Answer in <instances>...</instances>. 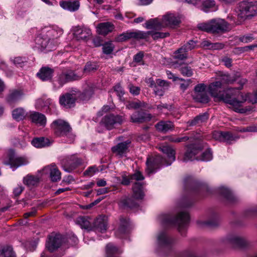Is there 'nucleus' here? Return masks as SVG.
<instances>
[{
	"instance_id": "nucleus-62",
	"label": "nucleus",
	"mask_w": 257,
	"mask_h": 257,
	"mask_svg": "<svg viewBox=\"0 0 257 257\" xmlns=\"http://www.w3.org/2000/svg\"><path fill=\"white\" fill-rule=\"evenodd\" d=\"M130 92L134 95H138L140 94L141 89L139 87L134 86L132 84H130L128 86Z\"/></svg>"
},
{
	"instance_id": "nucleus-12",
	"label": "nucleus",
	"mask_w": 257,
	"mask_h": 257,
	"mask_svg": "<svg viewBox=\"0 0 257 257\" xmlns=\"http://www.w3.org/2000/svg\"><path fill=\"white\" fill-rule=\"evenodd\" d=\"M175 243V240L165 231L160 232L157 236L158 246L164 250H170Z\"/></svg>"
},
{
	"instance_id": "nucleus-40",
	"label": "nucleus",
	"mask_w": 257,
	"mask_h": 257,
	"mask_svg": "<svg viewBox=\"0 0 257 257\" xmlns=\"http://www.w3.org/2000/svg\"><path fill=\"white\" fill-rule=\"evenodd\" d=\"M132 38H134L137 40L140 39H146L149 36V32H144L141 31H136L131 32Z\"/></svg>"
},
{
	"instance_id": "nucleus-34",
	"label": "nucleus",
	"mask_w": 257,
	"mask_h": 257,
	"mask_svg": "<svg viewBox=\"0 0 257 257\" xmlns=\"http://www.w3.org/2000/svg\"><path fill=\"white\" fill-rule=\"evenodd\" d=\"M187 52L182 46L174 52L173 58L179 60H186L188 58Z\"/></svg>"
},
{
	"instance_id": "nucleus-46",
	"label": "nucleus",
	"mask_w": 257,
	"mask_h": 257,
	"mask_svg": "<svg viewBox=\"0 0 257 257\" xmlns=\"http://www.w3.org/2000/svg\"><path fill=\"white\" fill-rule=\"evenodd\" d=\"M76 223L80 226L82 228L88 229L90 227V222L83 216H80L76 219Z\"/></svg>"
},
{
	"instance_id": "nucleus-32",
	"label": "nucleus",
	"mask_w": 257,
	"mask_h": 257,
	"mask_svg": "<svg viewBox=\"0 0 257 257\" xmlns=\"http://www.w3.org/2000/svg\"><path fill=\"white\" fill-rule=\"evenodd\" d=\"M142 184L139 182H136L133 186V198L136 199H142L144 196V193L142 189Z\"/></svg>"
},
{
	"instance_id": "nucleus-36",
	"label": "nucleus",
	"mask_w": 257,
	"mask_h": 257,
	"mask_svg": "<svg viewBox=\"0 0 257 257\" xmlns=\"http://www.w3.org/2000/svg\"><path fill=\"white\" fill-rule=\"evenodd\" d=\"M12 115L13 118L17 121L24 119L27 115V113L24 108L20 107L14 109L13 111Z\"/></svg>"
},
{
	"instance_id": "nucleus-4",
	"label": "nucleus",
	"mask_w": 257,
	"mask_h": 257,
	"mask_svg": "<svg viewBox=\"0 0 257 257\" xmlns=\"http://www.w3.org/2000/svg\"><path fill=\"white\" fill-rule=\"evenodd\" d=\"M203 146L200 142L191 144L187 146V150L183 159V161L187 162L193 160L208 161L212 159V154L210 149L204 152L200 157L196 156L202 150Z\"/></svg>"
},
{
	"instance_id": "nucleus-47",
	"label": "nucleus",
	"mask_w": 257,
	"mask_h": 257,
	"mask_svg": "<svg viewBox=\"0 0 257 257\" xmlns=\"http://www.w3.org/2000/svg\"><path fill=\"white\" fill-rule=\"evenodd\" d=\"M132 39L131 31H127L118 35L115 38V41L121 42Z\"/></svg>"
},
{
	"instance_id": "nucleus-5",
	"label": "nucleus",
	"mask_w": 257,
	"mask_h": 257,
	"mask_svg": "<svg viewBox=\"0 0 257 257\" xmlns=\"http://www.w3.org/2000/svg\"><path fill=\"white\" fill-rule=\"evenodd\" d=\"M162 224L166 226L177 225L180 232L181 229L185 227L189 221V216L187 212H180L177 216L173 217L170 214H163L160 216Z\"/></svg>"
},
{
	"instance_id": "nucleus-42",
	"label": "nucleus",
	"mask_w": 257,
	"mask_h": 257,
	"mask_svg": "<svg viewBox=\"0 0 257 257\" xmlns=\"http://www.w3.org/2000/svg\"><path fill=\"white\" fill-rule=\"evenodd\" d=\"M215 7V2L213 0H205L202 3L201 9L207 12Z\"/></svg>"
},
{
	"instance_id": "nucleus-58",
	"label": "nucleus",
	"mask_w": 257,
	"mask_h": 257,
	"mask_svg": "<svg viewBox=\"0 0 257 257\" xmlns=\"http://www.w3.org/2000/svg\"><path fill=\"white\" fill-rule=\"evenodd\" d=\"M222 193L228 200L233 201L234 200V197L232 193L228 189L223 188Z\"/></svg>"
},
{
	"instance_id": "nucleus-57",
	"label": "nucleus",
	"mask_w": 257,
	"mask_h": 257,
	"mask_svg": "<svg viewBox=\"0 0 257 257\" xmlns=\"http://www.w3.org/2000/svg\"><path fill=\"white\" fill-rule=\"evenodd\" d=\"M196 46V42L191 40L187 43L185 44L183 46L187 52L191 51L195 48Z\"/></svg>"
},
{
	"instance_id": "nucleus-59",
	"label": "nucleus",
	"mask_w": 257,
	"mask_h": 257,
	"mask_svg": "<svg viewBox=\"0 0 257 257\" xmlns=\"http://www.w3.org/2000/svg\"><path fill=\"white\" fill-rule=\"evenodd\" d=\"M206 86L204 83H200L195 86L194 94L206 92Z\"/></svg>"
},
{
	"instance_id": "nucleus-37",
	"label": "nucleus",
	"mask_w": 257,
	"mask_h": 257,
	"mask_svg": "<svg viewBox=\"0 0 257 257\" xmlns=\"http://www.w3.org/2000/svg\"><path fill=\"white\" fill-rule=\"evenodd\" d=\"M63 33V31L61 28L56 27L50 29L47 32V36L49 37V40L50 39H57L60 37Z\"/></svg>"
},
{
	"instance_id": "nucleus-30",
	"label": "nucleus",
	"mask_w": 257,
	"mask_h": 257,
	"mask_svg": "<svg viewBox=\"0 0 257 257\" xmlns=\"http://www.w3.org/2000/svg\"><path fill=\"white\" fill-rule=\"evenodd\" d=\"M208 119V114L206 112L200 114L194 119L189 120L187 122L188 126H194L196 125H200L202 123L207 121Z\"/></svg>"
},
{
	"instance_id": "nucleus-13",
	"label": "nucleus",
	"mask_w": 257,
	"mask_h": 257,
	"mask_svg": "<svg viewBox=\"0 0 257 257\" xmlns=\"http://www.w3.org/2000/svg\"><path fill=\"white\" fill-rule=\"evenodd\" d=\"M211 23L212 33H213L226 32L230 29L229 24L223 19H213L211 20Z\"/></svg>"
},
{
	"instance_id": "nucleus-21",
	"label": "nucleus",
	"mask_w": 257,
	"mask_h": 257,
	"mask_svg": "<svg viewBox=\"0 0 257 257\" xmlns=\"http://www.w3.org/2000/svg\"><path fill=\"white\" fill-rule=\"evenodd\" d=\"M131 142L126 141L119 143L116 146L112 147L111 151L114 153L119 156H122L127 152Z\"/></svg>"
},
{
	"instance_id": "nucleus-26",
	"label": "nucleus",
	"mask_w": 257,
	"mask_h": 257,
	"mask_svg": "<svg viewBox=\"0 0 257 257\" xmlns=\"http://www.w3.org/2000/svg\"><path fill=\"white\" fill-rule=\"evenodd\" d=\"M53 143V140L47 138L40 137L34 138L31 142L32 144L35 147L41 148L48 147Z\"/></svg>"
},
{
	"instance_id": "nucleus-3",
	"label": "nucleus",
	"mask_w": 257,
	"mask_h": 257,
	"mask_svg": "<svg viewBox=\"0 0 257 257\" xmlns=\"http://www.w3.org/2000/svg\"><path fill=\"white\" fill-rule=\"evenodd\" d=\"M181 23L180 18L173 14H167L163 16L160 21L158 18L152 19L145 23L148 29L160 30L166 27L174 28Z\"/></svg>"
},
{
	"instance_id": "nucleus-35",
	"label": "nucleus",
	"mask_w": 257,
	"mask_h": 257,
	"mask_svg": "<svg viewBox=\"0 0 257 257\" xmlns=\"http://www.w3.org/2000/svg\"><path fill=\"white\" fill-rule=\"evenodd\" d=\"M39 182V179L37 176L28 175L23 179V183L28 187L37 185Z\"/></svg>"
},
{
	"instance_id": "nucleus-1",
	"label": "nucleus",
	"mask_w": 257,
	"mask_h": 257,
	"mask_svg": "<svg viewBox=\"0 0 257 257\" xmlns=\"http://www.w3.org/2000/svg\"><path fill=\"white\" fill-rule=\"evenodd\" d=\"M221 82L220 81L213 82L209 86V92L212 96L218 98L219 100L234 107L241 106V104L244 102L247 98L252 103H257V91L253 94L244 96L239 93L237 97L234 98L233 95L236 90L235 88H230L221 91Z\"/></svg>"
},
{
	"instance_id": "nucleus-44",
	"label": "nucleus",
	"mask_w": 257,
	"mask_h": 257,
	"mask_svg": "<svg viewBox=\"0 0 257 257\" xmlns=\"http://www.w3.org/2000/svg\"><path fill=\"white\" fill-rule=\"evenodd\" d=\"M239 138V137L233 135L231 133L228 132H223L222 142L230 144L232 141H236Z\"/></svg>"
},
{
	"instance_id": "nucleus-29",
	"label": "nucleus",
	"mask_w": 257,
	"mask_h": 257,
	"mask_svg": "<svg viewBox=\"0 0 257 257\" xmlns=\"http://www.w3.org/2000/svg\"><path fill=\"white\" fill-rule=\"evenodd\" d=\"M155 127L158 131L165 133L173 130L174 125L173 123L170 121H160L155 125Z\"/></svg>"
},
{
	"instance_id": "nucleus-28",
	"label": "nucleus",
	"mask_w": 257,
	"mask_h": 257,
	"mask_svg": "<svg viewBox=\"0 0 257 257\" xmlns=\"http://www.w3.org/2000/svg\"><path fill=\"white\" fill-rule=\"evenodd\" d=\"M129 225L128 219L123 218H120V225L115 232V235L118 237H122L124 234L128 232Z\"/></svg>"
},
{
	"instance_id": "nucleus-53",
	"label": "nucleus",
	"mask_w": 257,
	"mask_h": 257,
	"mask_svg": "<svg viewBox=\"0 0 257 257\" xmlns=\"http://www.w3.org/2000/svg\"><path fill=\"white\" fill-rule=\"evenodd\" d=\"M197 223L200 227H204V226L213 227V226H217L218 224V222L216 220H210V221H198Z\"/></svg>"
},
{
	"instance_id": "nucleus-60",
	"label": "nucleus",
	"mask_w": 257,
	"mask_h": 257,
	"mask_svg": "<svg viewBox=\"0 0 257 257\" xmlns=\"http://www.w3.org/2000/svg\"><path fill=\"white\" fill-rule=\"evenodd\" d=\"M114 90L120 99L124 94V91L120 84H117L114 86Z\"/></svg>"
},
{
	"instance_id": "nucleus-22",
	"label": "nucleus",
	"mask_w": 257,
	"mask_h": 257,
	"mask_svg": "<svg viewBox=\"0 0 257 257\" xmlns=\"http://www.w3.org/2000/svg\"><path fill=\"white\" fill-rule=\"evenodd\" d=\"M114 29V25L110 22L101 23L97 26V32L100 35L106 36L113 31Z\"/></svg>"
},
{
	"instance_id": "nucleus-14",
	"label": "nucleus",
	"mask_w": 257,
	"mask_h": 257,
	"mask_svg": "<svg viewBox=\"0 0 257 257\" xmlns=\"http://www.w3.org/2000/svg\"><path fill=\"white\" fill-rule=\"evenodd\" d=\"M153 117L151 113L136 111L131 115L130 121L135 123H143L150 121Z\"/></svg>"
},
{
	"instance_id": "nucleus-8",
	"label": "nucleus",
	"mask_w": 257,
	"mask_h": 257,
	"mask_svg": "<svg viewBox=\"0 0 257 257\" xmlns=\"http://www.w3.org/2000/svg\"><path fill=\"white\" fill-rule=\"evenodd\" d=\"M51 127L54 134L58 137L69 135L72 130L67 122L61 119L54 120L51 123Z\"/></svg>"
},
{
	"instance_id": "nucleus-41",
	"label": "nucleus",
	"mask_w": 257,
	"mask_h": 257,
	"mask_svg": "<svg viewBox=\"0 0 257 257\" xmlns=\"http://www.w3.org/2000/svg\"><path fill=\"white\" fill-rule=\"evenodd\" d=\"M118 251V248L112 243H108L106 246V257H115L114 255Z\"/></svg>"
},
{
	"instance_id": "nucleus-7",
	"label": "nucleus",
	"mask_w": 257,
	"mask_h": 257,
	"mask_svg": "<svg viewBox=\"0 0 257 257\" xmlns=\"http://www.w3.org/2000/svg\"><path fill=\"white\" fill-rule=\"evenodd\" d=\"M28 163V161L26 158L18 156L11 150L9 151L7 157L4 160V164L10 166L13 170Z\"/></svg>"
},
{
	"instance_id": "nucleus-51",
	"label": "nucleus",
	"mask_w": 257,
	"mask_h": 257,
	"mask_svg": "<svg viewBox=\"0 0 257 257\" xmlns=\"http://www.w3.org/2000/svg\"><path fill=\"white\" fill-rule=\"evenodd\" d=\"M97 69V66L94 63L87 62L85 65L83 71L84 72L90 73L94 72Z\"/></svg>"
},
{
	"instance_id": "nucleus-54",
	"label": "nucleus",
	"mask_w": 257,
	"mask_h": 257,
	"mask_svg": "<svg viewBox=\"0 0 257 257\" xmlns=\"http://www.w3.org/2000/svg\"><path fill=\"white\" fill-rule=\"evenodd\" d=\"M236 131L241 133L244 132H256L257 125H251L245 127L238 128Z\"/></svg>"
},
{
	"instance_id": "nucleus-45",
	"label": "nucleus",
	"mask_w": 257,
	"mask_h": 257,
	"mask_svg": "<svg viewBox=\"0 0 257 257\" xmlns=\"http://www.w3.org/2000/svg\"><path fill=\"white\" fill-rule=\"evenodd\" d=\"M149 36L151 35L154 40H157L159 39H163L166 37L169 36L170 34L168 32H154L149 31Z\"/></svg>"
},
{
	"instance_id": "nucleus-49",
	"label": "nucleus",
	"mask_w": 257,
	"mask_h": 257,
	"mask_svg": "<svg viewBox=\"0 0 257 257\" xmlns=\"http://www.w3.org/2000/svg\"><path fill=\"white\" fill-rule=\"evenodd\" d=\"M197 28L201 31L212 33L211 21L207 23H203L198 24Z\"/></svg>"
},
{
	"instance_id": "nucleus-17",
	"label": "nucleus",
	"mask_w": 257,
	"mask_h": 257,
	"mask_svg": "<svg viewBox=\"0 0 257 257\" xmlns=\"http://www.w3.org/2000/svg\"><path fill=\"white\" fill-rule=\"evenodd\" d=\"M73 34L78 40L87 41L92 33L91 30L88 28L77 26L74 28Z\"/></svg>"
},
{
	"instance_id": "nucleus-64",
	"label": "nucleus",
	"mask_w": 257,
	"mask_h": 257,
	"mask_svg": "<svg viewBox=\"0 0 257 257\" xmlns=\"http://www.w3.org/2000/svg\"><path fill=\"white\" fill-rule=\"evenodd\" d=\"M223 132L221 131H214L212 134L213 139L215 140L222 142Z\"/></svg>"
},
{
	"instance_id": "nucleus-61",
	"label": "nucleus",
	"mask_w": 257,
	"mask_h": 257,
	"mask_svg": "<svg viewBox=\"0 0 257 257\" xmlns=\"http://www.w3.org/2000/svg\"><path fill=\"white\" fill-rule=\"evenodd\" d=\"M98 171V169L95 166H91L85 170L83 174L85 176H92Z\"/></svg>"
},
{
	"instance_id": "nucleus-11",
	"label": "nucleus",
	"mask_w": 257,
	"mask_h": 257,
	"mask_svg": "<svg viewBox=\"0 0 257 257\" xmlns=\"http://www.w3.org/2000/svg\"><path fill=\"white\" fill-rule=\"evenodd\" d=\"M82 77V75L76 73L72 70H66L62 71L58 75V82L60 86L72 81L78 80Z\"/></svg>"
},
{
	"instance_id": "nucleus-9",
	"label": "nucleus",
	"mask_w": 257,
	"mask_h": 257,
	"mask_svg": "<svg viewBox=\"0 0 257 257\" xmlns=\"http://www.w3.org/2000/svg\"><path fill=\"white\" fill-rule=\"evenodd\" d=\"M65 237L59 233H52L49 236L46 246L50 252H53L59 248L65 242Z\"/></svg>"
},
{
	"instance_id": "nucleus-24",
	"label": "nucleus",
	"mask_w": 257,
	"mask_h": 257,
	"mask_svg": "<svg viewBox=\"0 0 257 257\" xmlns=\"http://www.w3.org/2000/svg\"><path fill=\"white\" fill-rule=\"evenodd\" d=\"M31 121L41 126H44L46 123L45 115L38 112L33 111L30 114Z\"/></svg>"
},
{
	"instance_id": "nucleus-23",
	"label": "nucleus",
	"mask_w": 257,
	"mask_h": 257,
	"mask_svg": "<svg viewBox=\"0 0 257 257\" xmlns=\"http://www.w3.org/2000/svg\"><path fill=\"white\" fill-rule=\"evenodd\" d=\"M126 107L128 109H137L139 108H145L147 109H151L153 107L149 105L144 101L139 100L136 101H128L126 104Z\"/></svg>"
},
{
	"instance_id": "nucleus-33",
	"label": "nucleus",
	"mask_w": 257,
	"mask_h": 257,
	"mask_svg": "<svg viewBox=\"0 0 257 257\" xmlns=\"http://www.w3.org/2000/svg\"><path fill=\"white\" fill-rule=\"evenodd\" d=\"M22 95L23 93L21 91L17 90H12L7 96V101L10 103H14L20 100Z\"/></svg>"
},
{
	"instance_id": "nucleus-48",
	"label": "nucleus",
	"mask_w": 257,
	"mask_h": 257,
	"mask_svg": "<svg viewBox=\"0 0 257 257\" xmlns=\"http://www.w3.org/2000/svg\"><path fill=\"white\" fill-rule=\"evenodd\" d=\"M181 73L184 76L191 77L193 75V71L191 68L188 66H182L179 68Z\"/></svg>"
},
{
	"instance_id": "nucleus-2",
	"label": "nucleus",
	"mask_w": 257,
	"mask_h": 257,
	"mask_svg": "<svg viewBox=\"0 0 257 257\" xmlns=\"http://www.w3.org/2000/svg\"><path fill=\"white\" fill-rule=\"evenodd\" d=\"M159 149L167 157V160L163 158L160 155L149 158L146 162L147 169L149 173L153 172L160 165H170L175 160V151L169 146H161Z\"/></svg>"
},
{
	"instance_id": "nucleus-38",
	"label": "nucleus",
	"mask_w": 257,
	"mask_h": 257,
	"mask_svg": "<svg viewBox=\"0 0 257 257\" xmlns=\"http://www.w3.org/2000/svg\"><path fill=\"white\" fill-rule=\"evenodd\" d=\"M193 98L196 102L202 103H206L209 101V97L206 92L193 94Z\"/></svg>"
},
{
	"instance_id": "nucleus-25",
	"label": "nucleus",
	"mask_w": 257,
	"mask_h": 257,
	"mask_svg": "<svg viewBox=\"0 0 257 257\" xmlns=\"http://www.w3.org/2000/svg\"><path fill=\"white\" fill-rule=\"evenodd\" d=\"M45 170L49 172L50 177L53 182H57L60 180L61 172L55 165H51L45 168Z\"/></svg>"
},
{
	"instance_id": "nucleus-43",
	"label": "nucleus",
	"mask_w": 257,
	"mask_h": 257,
	"mask_svg": "<svg viewBox=\"0 0 257 257\" xmlns=\"http://www.w3.org/2000/svg\"><path fill=\"white\" fill-rule=\"evenodd\" d=\"M168 140L170 142L180 143L184 142L188 140L194 139L192 137L184 136L183 137H177L176 136H169L167 137Z\"/></svg>"
},
{
	"instance_id": "nucleus-19",
	"label": "nucleus",
	"mask_w": 257,
	"mask_h": 257,
	"mask_svg": "<svg viewBox=\"0 0 257 257\" xmlns=\"http://www.w3.org/2000/svg\"><path fill=\"white\" fill-rule=\"evenodd\" d=\"M75 100V96L70 93H66L61 96L59 98L60 104L67 108L74 106Z\"/></svg>"
},
{
	"instance_id": "nucleus-10",
	"label": "nucleus",
	"mask_w": 257,
	"mask_h": 257,
	"mask_svg": "<svg viewBox=\"0 0 257 257\" xmlns=\"http://www.w3.org/2000/svg\"><path fill=\"white\" fill-rule=\"evenodd\" d=\"M236 81H238L237 83L240 85V86L237 88H235L236 90L233 93V96L235 95V92H237V90L242 89L243 85L245 84L247 81L246 79L244 78H240V75L238 73H236L233 75L224 74L220 76V81H219L221 82L222 85V84H232Z\"/></svg>"
},
{
	"instance_id": "nucleus-50",
	"label": "nucleus",
	"mask_w": 257,
	"mask_h": 257,
	"mask_svg": "<svg viewBox=\"0 0 257 257\" xmlns=\"http://www.w3.org/2000/svg\"><path fill=\"white\" fill-rule=\"evenodd\" d=\"M14 64L17 67H23L27 63V59L21 57H17L13 60Z\"/></svg>"
},
{
	"instance_id": "nucleus-6",
	"label": "nucleus",
	"mask_w": 257,
	"mask_h": 257,
	"mask_svg": "<svg viewBox=\"0 0 257 257\" xmlns=\"http://www.w3.org/2000/svg\"><path fill=\"white\" fill-rule=\"evenodd\" d=\"M239 13L238 16L241 18L247 19L257 15V2L243 1L238 4Z\"/></svg>"
},
{
	"instance_id": "nucleus-18",
	"label": "nucleus",
	"mask_w": 257,
	"mask_h": 257,
	"mask_svg": "<svg viewBox=\"0 0 257 257\" xmlns=\"http://www.w3.org/2000/svg\"><path fill=\"white\" fill-rule=\"evenodd\" d=\"M107 217L105 215H99L93 222V227L95 230L100 232H105L107 229Z\"/></svg>"
},
{
	"instance_id": "nucleus-20",
	"label": "nucleus",
	"mask_w": 257,
	"mask_h": 257,
	"mask_svg": "<svg viewBox=\"0 0 257 257\" xmlns=\"http://www.w3.org/2000/svg\"><path fill=\"white\" fill-rule=\"evenodd\" d=\"M59 4L63 9L70 12L76 11L80 7L79 0H66L60 2Z\"/></svg>"
},
{
	"instance_id": "nucleus-63",
	"label": "nucleus",
	"mask_w": 257,
	"mask_h": 257,
	"mask_svg": "<svg viewBox=\"0 0 257 257\" xmlns=\"http://www.w3.org/2000/svg\"><path fill=\"white\" fill-rule=\"evenodd\" d=\"M47 39H43L41 37H38L36 39L37 43L40 45L41 47L45 48L48 44V41Z\"/></svg>"
},
{
	"instance_id": "nucleus-52",
	"label": "nucleus",
	"mask_w": 257,
	"mask_h": 257,
	"mask_svg": "<svg viewBox=\"0 0 257 257\" xmlns=\"http://www.w3.org/2000/svg\"><path fill=\"white\" fill-rule=\"evenodd\" d=\"M103 52L106 54H110L114 49V45L111 42H106L103 45Z\"/></svg>"
},
{
	"instance_id": "nucleus-55",
	"label": "nucleus",
	"mask_w": 257,
	"mask_h": 257,
	"mask_svg": "<svg viewBox=\"0 0 257 257\" xmlns=\"http://www.w3.org/2000/svg\"><path fill=\"white\" fill-rule=\"evenodd\" d=\"M157 86L164 90L167 89L169 86L170 83L166 80H162L161 79H157L156 80Z\"/></svg>"
},
{
	"instance_id": "nucleus-15",
	"label": "nucleus",
	"mask_w": 257,
	"mask_h": 257,
	"mask_svg": "<svg viewBox=\"0 0 257 257\" xmlns=\"http://www.w3.org/2000/svg\"><path fill=\"white\" fill-rule=\"evenodd\" d=\"M123 121V119L121 116L113 114H110L105 116L102 120V122L108 130L112 129L115 124H120Z\"/></svg>"
},
{
	"instance_id": "nucleus-16",
	"label": "nucleus",
	"mask_w": 257,
	"mask_h": 257,
	"mask_svg": "<svg viewBox=\"0 0 257 257\" xmlns=\"http://www.w3.org/2000/svg\"><path fill=\"white\" fill-rule=\"evenodd\" d=\"M226 241L234 247L241 248H244L249 245L248 242L246 239L236 235H228Z\"/></svg>"
},
{
	"instance_id": "nucleus-27",
	"label": "nucleus",
	"mask_w": 257,
	"mask_h": 257,
	"mask_svg": "<svg viewBox=\"0 0 257 257\" xmlns=\"http://www.w3.org/2000/svg\"><path fill=\"white\" fill-rule=\"evenodd\" d=\"M137 199L132 197H124L122 198L119 203V205L124 208H135L139 206Z\"/></svg>"
},
{
	"instance_id": "nucleus-39",
	"label": "nucleus",
	"mask_w": 257,
	"mask_h": 257,
	"mask_svg": "<svg viewBox=\"0 0 257 257\" xmlns=\"http://www.w3.org/2000/svg\"><path fill=\"white\" fill-rule=\"evenodd\" d=\"M0 257H16L11 246H4L0 249Z\"/></svg>"
},
{
	"instance_id": "nucleus-31",
	"label": "nucleus",
	"mask_w": 257,
	"mask_h": 257,
	"mask_svg": "<svg viewBox=\"0 0 257 257\" xmlns=\"http://www.w3.org/2000/svg\"><path fill=\"white\" fill-rule=\"evenodd\" d=\"M54 71L49 67H42L37 75L43 81L48 80L51 79Z\"/></svg>"
},
{
	"instance_id": "nucleus-56",
	"label": "nucleus",
	"mask_w": 257,
	"mask_h": 257,
	"mask_svg": "<svg viewBox=\"0 0 257 257\" xmlns=\"http://www.w3.org/2000/svg\"><path fill=\"white\" fill-rule=\"evenodd\" d=\"M178 80L182 81V82L180 84V88L181 90H182L183 91H185L187 89L189 85L191 82V79L185 80L183 78H179Z\"/></svg>"
}]
</instances>
